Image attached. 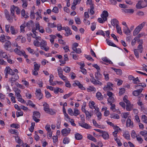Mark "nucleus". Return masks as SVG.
<instances>
[{"instance_id":"1","label":"nucleus","mask_w":147,"mask_h":147,"mask_svg":"<svg viewBox=\"0 0 147 147\" xmlns=\"http://www.w3.org/2000/svg\"><path fill=\"white\" fill-rule=\"evenodd\" d=\"M146 23V22H144L136 27L133 32V35L134 36H136L138 34L141 30L145 26Z\"/></svg>"},{"instance_id":"2","label":"nucleus","mask_w":147,"mask_h":147,"mask_svg":"<svg viewBox=\"0 0 147 147\" xmlns=\"http://www.w3.org/2000/svg\"><path fill=\"white\" fill-rule=\"evenodd\" d=\"M40 114L38 111H35L33 112L32 118L34 121L38 123L40 121L39 118H40Z\"/></svg>"},{"instance_id":"3","label":"nucleus","mask_w":147,"mask_h":147,"mask_svg":"<svg viewBox=\"0 0 147 147\" xmlns=\"http://www.w3.org/2000/svg\"><path fill=\"white\" fill-rule=\"evenodd\" d=\"M11 44L10 41L9 40H5L3 46L4 49L6 50L9 51L11 52L13 51V49H8L9 48L11 47Z\"/></svg>"},{"instance_id":"4","label":"nucleus","mask_w":147,"mask_h":147,"mask_svg":"<svg viewBox=\"0 0 147 147\" xmlns=\"http://www.w3.org/2000/svg\"><path fill=\"white\" fill-rule=\"evenodd\" d=\"M11 76V77L9 78V81L11 83V85L13 86V85L14 82L18 80L19 77L17 74H15L14 75H12Z\"/></svg>"},{"instance_id":"5","label":"nucleus","mask_w":147,"mask_h":147,"mask_svg":"<svg viewBox=\"0 0 147 147\" xmlns=\"http://www.w3.org/2000/svg\"><path fill=\"white\" fill-rule=\"evenodd\" d=\"M127 96H125L123 98V101L125 102L127 104L126 106V109L127 111H129L131 110L132 107L131 105V104L130 103L129 101L127 99Z\"/></svg>"},{"instance_id":"6","label":"nucleus","mask_w":147,"mask_h":147,"mask_svg":"<svg viewBox=\"0 0 147 147\" xmlns=\"http://www.w3.org/2000/svg\"><path fill=\"white\" fill-rule=\"evenodd\" d=\"M15 9L16 10V12L17 14H19L20 13V10L19 9L18 7H16L14 5L11 6L10 9L11 15L12 16H14V14L15 12L14 10Z\"/></svg>"},{"instance_id":"7","label":"nucleus","mask_w":147,"mask_h":147,"mask_svg":"<svg viewBox=\"0 0 147 147\" xmlns=\"http://www.w3.org/2000/svg\"><path fill=\"white\" fill-rule=\"evenodd\" d=\"M5 72L6 78H7V74H10L11 75H14L15 72L13 71L9 67H6L5 69Z\"/></svg>"},{"instance_id":"8","label":"nucleus","mask_w":147,"mask_h":147,"mask_svg":"<svg viewBox=\"0 0 147 147\" xmlns=\"http://www.w3.org/2000/svg\"><path fill=\"white\" fill-rule=\"evenodd\" d=\"M143 88H141L138 90H134L133 92V94L135 96H137L138 95H139V97L140 96H143V95L142 94H140V93L142 92V90H143Z\"/></svg>"},{"instance_id":"9","label":"nucleus","mask_w":147,"mask_h":147,"mask_svg":"<svg viewBox=\"0 0 147 147\" xmlns=\"http://www.w3.org/2000/svg\"><path fill=\"white\" fill-rule=\"evenodd\" d=\"M128 78L129 80H132L134 84H137L140 82L138 77L135 78L131 75L129 76H128Z\"/></svg>"},{"instance_id":"10","label":"nucleus","mask_w":147,"mask_h":147,"mask_svg":"<svg viewBox=\"0 0 147 147\" xmlns=\"http://www.w3.org/2000/svg\"><path fill=\"white\" fill-rule=\"evenodd\" d=\"M70 131L71 129L70 128H68L67 129H63L61 131V133L63 136H66L70 133Z\"/></svg>"},{"instance_id":"11","label":"nucleus","mask_w":147,"mask_h":147,"mask_svg":"<svg viewBox=\"0 0 147 147\" xmlns=\"http://www.w3.org/2000/svg\"><path fill=\"white\" fill-rule=\"evenodd\" d=\"M108 13L107 11H104L101 14V16L103 19L104 21H106L107 20V17L108 16Z\"/></svg>"},{"instance_id":"12","label":"nucleus","mask_w":147,"mask_h":147,"mask_svg":"<svg viewBox=\"0 0 147 147\" xmlns=\"http://www.w3.org/2000/svg\"><path fill=\"white\" fill-rule=\"evenodd\" d=\"M79 124L81 127L86 129H90L92 127L89 124L84 122L80 123Z\"/></svg>"},{"instance_id":"13","label":"nucleus","mask_w":147,"mask_h":147,"mask_svg":"<svg viewBox=\"0 0 147 147\" xmlns=\"http://www.w3.org/2000/svg\"><path fill=\"white\" fill-rule=\"evenodd\" d=\"M138 42H140V43L139 45L138 46V49L140 51V53H142L143 49L142 46V45L143 43V40L142 39L139 40Z\"/></svg>"},{"instance_id":"14","label":"nucleus","mask_w":147,"mask_h":147,"mask_svg":"<svg viewBox=\"0 0 147 147\" xmlns=\"http://www.w3.org/2000/svg\"><path fill=\"white\" fill-rule=\"evenodd\" d=\"M113 85V84L110 82H108L107 83V85L105 86L103 88L104 90H111L113 89L111 87V86Z\"/></svg>"},{"instance_id":"15","label":"nucleus","mask_w":147,"mask_h":147,"mask_svg":"<svg viewBox=\"0 0 147 147\" xmlns=\"http://www.w3.org/2000/svg\"><path fill=\"white\" fill-rule=\"evenodd\" d=\"M34 25L33 22L32 20H31L27 22L26 25V26L29 29L31 30V28L33 27Z\"/></svg>"},{"instance_id":"16","label":"nucleus","mask_w":147,"mask_h":147,"mask_svg":"<svg viewBox=\"0 0 147 147\" xmlns=\"http://www.w3.org/2000/svg\"><path fill=\"white\" fill-rule=\"evenodd\" d=\"M0 56L1 58H8L6 53L2 50H0Z\"/></svg>"},{"instance_id":"17","label":"nucleus","mask_w":147,"mask_h":147,"mask_svg":"<svg viewBox=\"0 0 147 147\" xmlns=\"http://www.w3.org/2000/svg\"><path fill=\"white\" fill-rule=\"evenodd\" d=\"M126 126L127 127H133V123L131 121V119L128 117L126 121Z\"/></svg>"},{"instance_id":"18","label":"nucleus","mask_w":147,"mask_h":147,"mask_svg":"<svg viewBox=\"0 0 147 147\" xmlns=\"http://www.w3.org/2000/svg\"><path fill=\"white\" fill-rule=\"evenodd\" d=\"M140 133V135L144 137L145 140L147 142V131L145 130L141 131Z\"/></svg>"},{"instance_id":"19","label":"nucleus","mask_w":147,"mask_h":147,"mask_svg":"<svg viewBox=\"0 0 147 147\" xmlns=\"http://www.w3.org/2000/svg\"><path fill=\"white\" fill-rule=\"evenodd\" d=\"M96 97L99 100H102L103 99V96L100 92H98L96 94Z\"/></svg>"},{"instance_id":"20","label":"nucleus","mask_w":147,"mask_h":147,"mask_svg":"<svg viewBox=\"0 0 147 147\" xmlns=\"http://www.w3.org/2000/svg\"><path fill=\"white\" fill-rule=\"evenodd\" d=\"M111 24L112 26H114L118 25V21L116 19H114L111 20Z\"/></svg>"},{"instance_id":"21","label":"nucleus","mask_w":147,"mask_h":147,"mask_svg":"<svg viewBox=\"0 0 147 147\" xmlns=\"http://www.w3.org/2000/svg\"><path fill=\"white\" fill-rule=\"evenodd\" d=\"M101 136L105 140H107L109 138V135L106 132H104L102 133Z\"/></svg>"},{"instance_id":"22","label":"nucleus","mask_w":147,"mask_h":147,"mask_svg":"<svg viewBox=\"0 0 147 147\" xmlns=\"http://www.w3.org/2000/svg\"><path fill=\"white\" fill-rule=\"evenodd\" d=\"M14 51L15 53L19 55H21L23 54V53L20 51V49H15L14 50Z\"/></svg>"},{"instance_id":"23","label":"nucleus","mask_w":147,"mask_h":147,"mask_svg":"<svg viewBox=\"0 0 147 147\" xmlns=\"http://www.w3.org/2000/svg\"><path fill=\"white\" fill-rule=\"evenodd\" d=\"M75 138L77 140H81L82 138V136L79 133H76L75 134Z\"/></svg>"},{"instance_id":"24","label":"nucleus","mask_w":147,"mask_h":147,"mask_svg":"<svg viewBox=\"0 0 147 147\" xmlns=\"http://www.w3.org/2000/svg\"><path fill=\"white\" fill-rule=\"evenodd\" d=\"M43 106H44V110L47 113V112L48 111L49 108V105L47 104V103L45 102L43 105Z\"/></svg>"},{"instance_id":"25","label":"nucleus","mask_w":147,"mask_h":147,"mask_svg":"<svg viewBox=\"0 0 147 147\" xmlns=\"http://www.w3.org/2000/svg\"><path fill=\"white\" fill-rule=\"evenodd\" d=\"M5 15L6 18H7V20L11 21L12 20V19L10 17L9 13L7 9H5Z\"/></svg>"},{"instance_id":"26","label":"nucleus","mask_w":147,"mask_h":147,"mask_svg":"<svg viewBox=\"0 0 147 147\" xmlns=\"http://www.w3.org/2000/svg\"><path fill=\"white\" fill-rule=\"evenodd\" d=\"M15 140L16 142L18 143L19 144H22L23 142L22 140L20 139L19 137L18 136H17L15 137Z\"/></svg>"},{"instance_id":"27","label":"nucleus","mask_w":147,"mask_h":147,"mask_svg":"<svg viewBox=\"0 0 147 147\" xmlns=\"http://www.w3.org/2000/svg\"><path fill=\"white\" fill-rule=\"evenodd\" d=\"M134 10L133 9H125L124 10V12L125 13H129L130 14H132L134 12Z\"/></svg>"},{"instance_id":"28","label":"nucleus","mask_w":147,"mask_h":147,"mask_svg":"<svg viewBox=\"0 0 147 147\" xmlns=\"http://www.w3.org/2000/svg\"><path fill=\"white\" fill-rule=\"evenodd\" d=\"M34 69L35 70L38 71L40 67V65L38 64L35 62L34 63Z\"/></svg>"},{"instance_id":"29","label":"nucleus","mask_w":147,"mask_h":147,"mask_svg":"<svg viewBox=\"0 0 147 147\" xmlns=\"http://www.w3.org/2000/svg\"><path fill=\"white\" fill-rule=\"evenodd\" d=\"M102 75L98 71L95 73V77L96 79L97 80H100L101 78Z\"/></svg>"},{"instance_id":"30","label":"nucleus","mask_w":147,"mask_h":147,"mask_svg":"<svg viewBox=\"0 0 147 147\" xmlns=\"http://www.w3.org/2000/svg\"><path fill=\"white\" fill-rule=\"evenodd\" d=\"M123 32L127 35H129L131 33V31L128 27L123 30Z\"/></svg>"},{"instance_id":"31","label":"nucleus","mask_w":147,"mask_h":147,"mask_svg":"<svg viewBox=\"0 0 147 147\" xmlns=\"http://www.w3.org/2000/svg\"><path fill=\"white\" fill-rule=\"evenodd\" d=\"M112 69L118 75H121L122 74V71L119 69H115L114 68H112Z\"/></svg>"},{"instance_id":"32","label":"nucleus","mask_w":147,"mask_h":147,"mask_svg":"<svg viewBox=\"0 0 147 147\" xmlns=\"http://www.w3.org/2000/svg\"><path fill=\"white\" fill-rule=\"evenodd\" d=\"M80 114L79 110L76 108L74 109V111L73 113V115L77 116Z\"/></svg>"},{"instance_id":"33","label":"nucleus","mask_w":147,"mask_h":147,"mask_svg":"<svg viewBox=\"0 0 147 147\" xmlns=\"http://www.w3.org/2000/svg\"><path fill=\"white\" fill-rule=\"evenodd\" d=\"M106 40L107 41V44L109 45L115 47H117L116 45L115 44L111 42V40H109L107 39Z\"/></svg>"},{"instance_id":"34","label":"nucleus","mask_w":147,"mask_h":147,"mask_svg":"<svg viewBox=\"0 0 147 147\" xmlns=\"http://www.w3.org/2000/svg\"><path fill=\"white\" fill-rule=\"evenodd\" d=\"M110 117L111 118L116 119H118L119 118V115L117 114L113 113L111 115Z\"/></svg>"},{"instance_id":"35","label":"nucleus","mask_w":147,"mask_h":147,"mask_svg":"<svg viewBox=\"0 0 147 147\" xmlns=\"http://www.w3.org/2000/svg\"><path fill=\"white\" fill-rule=\"evenodd\" d=\"M10 31L12 34L15 35L17 33V31L15 30L14 27L13 26L10 27Z\"/></svg>"},{"instance_id":"36","label":"nucleus","mask_w":147,"mask_h":147,"mask_svg":"<svg viewBox=\"0 0 147 147\" xmlns=\"http://www.w3.org/2000/svg\"><path fill=\"white\" fill-rule=\"evenodd\" d=\"M88 138L89 139L94 141V142H96L97 141L96 139L90 134H89L88 135Z\"/></svg>"},{"instance_id":"37","label":"nucleus","mask_w":147,"mask_h":147,"mask_svg":"<svg viewBox=\"0 0 147 147\" xmlns=\"http://www.w3.org/2000/svg\"><path fill=\"white\" fill-rule=\"evenodd\" d=\"M96 90L95 88L93 86H90L87 88V90L88 92L92 91H95Z\"/></svg>"},{"instance_id":"38","label":"nucleus","mask_w":147,"mask_h":147,"mask_svg":"<svg viewBox=\"0 0 147 147\" xmlns=\"http://www.w3.org/2000/svg\"><path fill=\"white\" fill-rule=\"evenodd\" d=\"M57 71H58V75L59 77L63 75V70L61 67H59L58 68Z\"/></svg>"},{"instance_id":"39","label":"nucleus","mask_w":147,"mask_h":147,"mask_svg":"<svg viewBox=\"0 0 147 147\" xmlns=\"http://www.w3.org/2000/svg\"><path fill=\"white\" fill-rule=\"evenodd\" d=\"M107 101L109 103L111 104V103H113L115 101V99L113 97H109Z\"/></svg>"},{"instance_id":"40","label":"nucleus","mask_w":147,"mask_h":147,"mask_svg":"<svg viewBox=\"0 0 147 147\" xmlns=\"http://www.w3.org/2000/svg\"><path fill=\"white\" fill-rule=\"evenodd\" d=\"M96 34L97 35H101L103 36H105V34L104 31L101 30H98L97 32L96 33Z\"/></svg>"},{"instance_id":"41","label":"nucleus","mask_w":147,"mask_h":147,"mask_svg":"<svg viewBox=\"0 0 147 147\" xmlns=\"http://www.w3.org/2000/svg\"><path fill=\"white\" fill-rule=\"evenodd\" d=\"M136 8L138 9H140L142 8L141 1H138V2L137 3L136 5Z\"/></svg>"},{"instance_id":"42","label":"nucleus","mask_w":147,"mask_h":147,"mask_svg":"<svg viewBox=\"0 0 147 147\" xmlns=\"http://www.w3.org/2000/svg\"><path fill=\"white\" fill-rule=\"evenodd\" d=\"M116 28L117 32L119 34H122V32L121 28L119 25H117V26H116Z\"/></svg>"},{"instance_id":"43","label":"nucleus","mask_w":147,"mask_h":147,"mask_svg":"<svg viewBox=\"0 0 147 147\" xmlns=\"http://www.w3.org/2000/svg\"><path fill=\"white\" fill-rule=\"evenodd\" d=\"M102 60L105 62L108 63L109 64H112V62L111 61L109 60L106 57H104L102 59Z\"/></svg>"},{"instance_id":"44","label":"nucleus","mask_w":147,"mask_h":147,"mask_svg":"<svg viewBox=\"0 0 147 147\" xmlns=\"http://www.w3.org/2000/svg\"><path fill=\"white\" fill-rule=\"evenodd\" d=\"M59 92H60L61 93L63 92V90L59 88H56L55 89L54 92L55 93H57Z\"/></svg>"},{"instance_id":"45","label":"nucleus","mask_w":147,"mask_h":147,"mask_svg":"<svg viewBox=\"0 0 147 147\" xmlns=\"http://www.w3.org/2000/svg\"><path fill=\"white\" fill-rule=\"evenodd\" d=\"M18 111L16 112V115L17 117L23 115V113L22 111H21L20 109Z\"/></svg>"},{"instance_id":"46","label":"nucleus","mask_w":147,"mask_h":147,"mask_svg":"<svg viewBox=\"0 0 147 147\" xmlns=\"http://www.w3.org/2000/svg\"><path fill=\"white\" fill-rule=\"evenodd\" d=\"M125 91V90L124 88H121L120 89L119 95V96L123 94L124 93Z\"/></svg>"},{"instance_id":"47","label":"nucleus","mask_w":147,"mask_h":147,"mask_svg":"<svg viewBox=\"0 0 147 147\" xmlns=\"http://www.w3.org/2000/svg\"><path fill=\"white\" fill-rule=\"evenodd\" d=\"M33 43L34 45L36 47H38L40 46V43L38 40H34Z\"/></svg>"},{"instance_id":"48","label":"nucleus","mask_w":147,"mask_h":147,"mask_svg":"<svg viewBox=\"0 0 147 147\" xmlns=\"http://www.w3.org/2000/svg\"><path fill=\"white\" fill-rule=\"evenodd\" d=\"M48 111L47 112V113H48L52 115H54L55 113V112L52 109H49Z\"/></svg>"},{"instance_id":"49","label":"nucleus","mask_w":147,"mask_h":147,"mask_svg":"<svg viewBox=\"0 0 147 147\" xmlns=\"http://www.w3.org/2000/svg\"><path fill=\"white\" fill-rule=\"evenodd\" d=\"M70 68L68 66H66L63 69L64 70L66 73H69L70 71Z\"/></svg>"},{"instance_id":"50","label":"nucleus","mask_w":147,"mask_h":147,"mask_svg":"<svg viewBox=\"0 0 147 147\" xmlns=\"http://www.w3.org/2000/svg\"><path fill=\"white\" fill-rule=\"evenodd\" d=\"M144 34V33H141L138 34L137 36L135 37V39H137V41L138 42V41H139V38L143 36Z\"/></svg>"},{"instance_id":"51","label":"nucleus","mask_w":147,"mask_h":147,"mask_svg":"<svg viewBox=\"0 0 147 147\" xmlns=\"http://www.w3.org/2000/svg\"><path fill=\"white\" fill-rule=\"evenodd\" d=\"M47 44L46 42L44 40H42L40 43V46H42L44 47L47 46Z\"/></svg>"},{"instance_id":"52","label":"nucleus","mask_w":147,"mask_h":147,"mask_svg":"<svg viewBox=\"0 0 147 147\" xmlns=\"http://www.w3.org/2000/svg\"><path fill=\"white\" fill-rule=\"evenodd\" d=\"M73 50L74 52L78 54H80L82 52L81 49L79 48L78 49H77V48H74Z\"/></svg>"},{"instance_id":"53","label":"nucleus","mask_w":147,"mask_h":147,"mask_svg":"<svg viewBox=\"0 0 147 147\" xmlns=\"http://www.w3.org/2000/svg\"><path fill=\"white\" fill-rule=\"evenodd\" d=\"M142 6V8L145 7L147 6V2L144 1H141Z\"/></svg>"},{"instance_id":"54","label":"nucleus","mask_w":147,"mask_h":147,"mask_svg":"<svg viewBox=\"0 0 147 147\" xmlns=\"http://www.w3.org/2000/svg\"><path fill=\"white\" fill-rule=\"evenodd\" d=\"M52 11L54 13H57L59 11L58 8L56 6L54 7L52 10Z\"/></svg>"},{"instance_id":"55","label":"nucleus","mask_w":147,"mask_h":147,"mask_svg":"<svg viewBox=\"0 0 147 147\" xmlns=\"http://www.w3.org/2000/svg\"><path fill=\"white\" fill-rule=\"evenodd\" d=\"M69 142V140L68 138H64L63 141V143L65 144H68Z\"/></svg>"},{"instance_id":"56","label":"nucleus","mask_w":147,"mask_h":147,"mask_svg":"<svg viewBox=\"0 0 147 147\" xmlns=\"http://www.w3.org/2000/svg\"><path fill=\"white\" fill-rule=\"evenodd\" d=\"M139 84V85H136L135 86V87L136 88L139 86H141L143 88H144L146 86V85L144 83H140Z\"/></svg>"},{"instance_id":"57","label":"nucleus","mask_w":147,"mask_h":147,"mask_svg":"<svg viewBox=\"0 0 147 147\" xmlns=\"http://www.w3.org/2000/svg\"><path fill=\"white\" fill-rule=\"evenodd\" d=\"M72 94L73 93L72 92H70L68 94H66L64 96L63 98L65 99L71 96Z\"/></svg>"},{"instance_id":"58","label":"nucleus","mask_w":147,"mask_h":147,"mask_svg":"<svg viewBox=\"0 0 147 147\" xmlns=\"http://www.w3.org/2000/svg\"><path fill=\"white\" fill-rule=\"evenodd\" d=\"M90 8V13L91 14V15H92L94 13V6H91Z\"/></svg>"},{"instance_id":"59","label":"nucleus","mask_w":147,"mask_h":147,"mask_svg":"<svg viewBox=\"0 0 147 147\" xmlns=\"http://www.w3.org/2000/svg\"><path fill=\"white\" fill-rule=\"evenodd\" d=\"M75 21L77 24H80L81 23L80 20L78 17H76L75 18Z\"/></svg>"},{"instance_id":"60","label":"nucleus","mask_w":147,"mask_h":147,"mask_svg":"<svg viewBox=\"0 0 147 147\" xmlns=\"http://www.w3.org/2000/svg\"><path fill=\"white\" fill-rule=\"evenodd\" d=\"M5 36L3 35H1V37H0V41L2 42H4V41L5 40Z\"/></svg>"},{"instance_id":"61","label":"nucleus","mask_w":147,"mask_h":147,"mask_svg":"<svg viewBox=\"0 0 147 147\" xmlns=\"http://www.w3.org/2000/svg\"><path fill=\"white\" fill-rule=\"evenodd\" d=\"M18 126V124H16L15 123H13L11 125V127L13 128H15L16 129H18L19 127Z\"/></svg>"},{"instance_id":"62","label":"nucleus","mask_w":147,"mask_h":147,"mask_svg":"<svg viewBox=\"0 0 147 147\" xmlns=\"http://www.w3.org/2000/svg\"><path fill=\"white\" fill-rule=\"evenodd\" d=\"M110 105L111 106V109H112L113 112L115 111H116V109H115V105L114 104H112V103H111V104H110Z\"/></svg>"},{"instance_id":"63","label":"nucleus","mask_w":147,"mask_h":147,"mask_svg":"<svg viewBox=\"0 0 147 147\" xmlns=\"http://www.w3.org/2000/svg\"><path fill=\"white\" fill-rule=\"evenodd\" d=\"M134 52L135 55L136 56V57L137 58H138L139 57V56L138 52L137 50L136 49H134Z\"/></svg>"},{"instance_id":"64","label":"nucleus","mask_w":147,"mask_h":147,"mask_svg":"<svg viewBox=\"0 0 147 147\" xmlns=\"http://www.w3.org/2000/svg\"><path fill=\"white\" fill-rule=\"evenodd\" d=\"M124 137L127 140H129L130 135L128 134L125 133L124 134Z\"/></svg>"}]
</instances>
